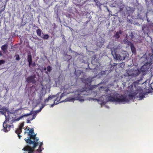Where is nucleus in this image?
<instances>
[{
	"label": "nucleus",
	"instance_id": "obj_1",
	"mask_svg": "<svg viewBox=\"0 0 153 153\" xmlns=\"http://www.w3.org/2000/svg\"><path fill=\"white\" fill-rule=\"evenodd\" d=\"M135 92L133 94L128 95V98L127 96L123 94H117L113 96H110L107 97V100L110 102H115L119 103H127L129 100L133 99L136 95H134Z\"/></svg>",
	"mask_w": 153,
	"mask_h": 153
},
{
	"label": "nucleus",
	"instance_id": "obj_2",
	"mask_svg": "<svg viewBox=\"0 0 153 153\" xmlns=\"http://www.w3.org/2000/svg\"><path fill=\"white\" fill-rule=\"evenodd\" d=\"M34 129L33 128H31L28 132V136L29 137L27 139H25L24 140L26 142L28 145H30L34 144L33 148L36 147L38 145V141L39 139L38 137H36V134H34Z\"/></svg>",
	"mask_w": 153,
	"mask_h": 153
},
{
	"label": "nucleus",
	"instance_id": "obj_3",
	"mask_svg": "<svg viewBox=\"0 0 153 153\" xmlns=\"http://www.w3.org/2000/svg\"><path fill=\"white\" fill-rule=\"evenodd\" d=\"M88 90L86 88H85L84 89H78L75 92L74 97L68 98V100L70 101H73L76 100H79L80 101H84L82 96L87 95L85 93Z\"/></svg>",
	"mask_w": 153,
	"mask_h": 153
},
{
	"label": "nucleus",
	"instance_id": "obj_4",
	"mask_svg": "<svg viewBox=\"0 0 153 153\" xmlns=\"http://www.w3.org/2000/svg\"><path fill=\"white\" fill-rule=\"evenodd\" d=\"M111 54L114 59L117 60H123L128 56L127 52L124 51L119 54H117L116 50L114 49L111 51Z\"/></svg>",
	"mask_w": 153,
	"mask_h": 153
},
{
	"label": "nucleus",
	"instance_id": "obj_5",
	"mask_svg": "<svg viewBox=\"0 0 153 153\" xmlns=\"http://www.w3.org/2000/svg\"><path fill=\"white\" fill-rule=\"evenodd\" d=\"M33 144L32 147H31L29 145H27L25 146L22 149V150L25 151L27 152H24V153H34L35 151V149L36 147L33 148L34 144ZM44 149L43 148L40 147L37 149L36 151V153H42V152Z\"/></svg>",
	"mask_w": 153,
	"mask_h": 153
},
{
	"label": "nucleus",
	"instance_id": "obj_6",
	"mask_svg": "<svg viewBox=\"0 0 153 153\" xmlns=\"http://www.w3.org/2000/svg\"><path fill=\"white\" fill-rule=\"evenodd\" d=\"M5 116L6 119L3 123V128L4 131L6 132L10 130L11 126L7 124V123L9 122V119L8 117H7L6 115H5Z\"/></svg>",
	"mask_w": 153,
	"mask_h": 153
},
{
	"label": "nucleus",
	"instance_id": "obj_7",
	"mask_svg": "<svg viewBox=\"0 0 153 153\" xmlns=\"http://www.w3.org/2000/svg\"><path fill=\"white\" fill-rule=\"evenodd\" d=\"M60 94V93H59L56 95V98L54 100L53 103L51 105V107H53L55 105L58 104L60 102H62V101H61L60 102V101L62 97L66 95V94L64 93H62L59 96Z\"/></svg>",
	"mask_w": 153,
	"mask_h": 153
},
{
	"label": "nucleus",
	"instance_id": "obj_8",
	"mask_svg": "<svg viewBox=\"0 0 153 153\" xmlns=\"http://www.w3.org/2000/svg\"><path fill=\"white\" fill-rule=\"evenodd\" d=\"M139 94L137 97H139L140 100L142 99L145 97V94L143 93V90L140 87L138 88L135 91L134 95H137Z\"/></svg>",
	"mask_w": 153,
	"mask_h": 153
},
{
	"label": "nucleus",
	"instance_id": "obj_9",
	"mask_svg": "<svg viewBox=\"0 0 153 153\" xmlns=\"http://www.w3.org/2000/svg\"><path fill=\"white\" fill-rule=\"evenodd\" d=\"M24 126V123H22L19 125V128L15 131V132L17 134H18V137L20 139L21 136L20 134L21 132H22V129Z\"/></svg>",
	"mask_w": 153,
	"mask_h": 153
},
{
	"label": "nucleus",
	"instance_id": "obj_10",
	"mask_svg": "<svg viewBox=\"0 0 153 153\" xmlns=\"http://www.w3.org/2000/svg\"><path fill=\"white\" fill-rule=\"evenodd\" d=\"M150 62L149 63L148 62L142 66L139 69L140 70L141 72L143 73L147 71L149 68V65H150Z\"/></svg>",
	"mask_w": 153,
	"mask_h": 153
},
{
	"label": "nucleus",
	"instance_id": "obj_11",
	"mask_svg": "<svg viewBox=\"0 0 153 153\" xmlns=\"http://www.w3.org/2000/svg\"><path fill=\"white\" fill-rule=\"evenodd\" d=\"M35 75L30 76L27 78V81L29 83H35L36 82V81L35 80Z\"/></svg>",
	"mask_w": 153,
	"mask_h": 153
},
{
	"label": "nucleus",
	"instance_id": "obj_12",
	"mask_svg": "<svg viewBox=\"0 0 153 153\" xmlns=\"http://www.w3.org/2000/svg\"><path fill=\"white\" fill-rule=\"evenodd\" d=\"M32 114L33 113L32 111H30V112L28 114H25L24 115H22V116H20V117L17 118H15L14 119V120L16 121H18L19 120L21 119L23 117H27L28 116L32 115Z\"/></svg>",
	"mask_w": 153,
	"mask_h": 153
},
{
	"label": "nucleus",
	"instance_id": "obj_13",
	"mask_svg": "<svg viewBox=\"0 0 153 153\" xmlns=\"http://www.w3.org/2000/svg\"><path fill=\"white\" fill-rule=\"evenodd\" d=\"M82 81L85 85L87 84L88 85L90 84L92 82L91 79L90 77L87 78L83 80Z\"/></svg>",
	"mask_w": 153,
	"mask_h": 153
},
{
	"label": "nucleus",
	"instance_id": "obj_14",
	"mask_svg": "<svg viewBox=\"0 0 153 153\" xmlns=\"http://www.w3.org/2000/svg\"><path fill=\"white\" fill-rule=\"evenodd\" d=\"M141 73L139 69L133 70L132 71L133 76H136Z\"/></svg>",
	"mask_w": 153,
	"mask_h": 153
},
{
	"label": "nucleus",
	"instance_id": "obj_15",
	"mask_svg": "<svg viewBox=\"0 0 153 153\" xmlns=\"http://www.w3.org/2000/svg\"><path fill=\"white\" fill-rule=\"evenodd\" d=\"M123 31L121 30L117 31L114 36V37L116 39H118L120 37V35L123 33Z\"/></svg>",
	"mask_w": 153,
	"mask_h": 153
},
{
	"label": "nucleus",
	"instance_id": "obj_16",
	"mask_svg": "<svg viewBox=\"0 0 153 153\" xmlns=\"http://www.w3.org/2000/svg\"><path fill=\"white\" fill-rule=\"evenodd\" d=\"M27 60L29 63V66L30 67L32 63V56L30 54L27 55Z\"/></svg>",
	"mask_w": 153,
	"mask_h": 153
},
{
	"label": "nucleus",
	"instance_id": "obj_17",
	"mask_svg": "<svg viewBox=\"0 0 153 153\" xmlns=\"http://www.w3.org/2000/svg\"><path fill=\"white\" fill-rule=\"evenodd\" d=\"M132 70H127L126 71V73L125 74V76H133Z\"/></svg>",
	"mask_w": 153,
	"mask_h": 153
},
{
	"label": "nucleus",
	"instance_id": "obj_18",
	"mask_svg": "<svg viewBox=\"0 0 153 153\" xmlns=\"http://www.w3.org/2000/svg\"><path fill=\"white\" fill-rule=\"evenodd\" d=\"M129 46H130L132 52L133 54H136V49L133 44L132 43Z\"/></svg>",
	"mask_w": 153,
	"mask_h": 153
},
{
	"label": "nucleus",
	"instance_id": "obj_19",
	"mask_svg": "<svg viewBox=\"0 0 153 153\" xmlns=\"http://www.w3.org/2000/svg\"><path fill=\"white\" fill-rule=\"evenodd\" d=\"M8 48V45L7 44H5L2 46L1 47V50L4 53H6Z\"/></svg>",
	"mask_w": 153,
	"mask_h": 153
},
{
	"label": "nucleus",
	"instance_id": "obj_20",
	"mask_svg": "<svg viewBox=\"0 0 153 153\" xmlns=\"http://www.w3.org/2000/svg\"><path fill=\"white\" fill-rule=\"evenodd\" d=\"M56 97L55 95L53 96H49L48 98L46 99L44 101V102L45 104L48 102L49 100H52L53 98H54Z\"/></svg>",
	"mask_w": 153,
	"mask_h": 153
},
{
	"label": "nucleus",
	"instance_id": "obj_21",
	"mask_svg": "<svg viewBox=\"0 0 153 153\" xmlns=\"http://www.w3.org/2000/svg\"><path fill=\"white\" fill-rule=\"evenodd\" d=\"M123 42L125 44H127L129 46L132 43L131 42L129 41L127 39H124L123 40Z\"/></svg>",
	"mask_w": 153,
	"mask_h": 153
},
{
	"label": "nucleus",
	"instance_id": "obj_22",
	"mask_svg": "<svg viewBox=\"0 0 153 153\" xmlns=\"http://www.w3.org/2000/svg\"><path fill=\"white\" fill-rule=\"evenodd\" d=\"M41 38H42L43 39H48L49 38V36L48 34H43L42 35V36H41Z\"/></svg>",
	"mask_w": 153,
	"mask_h": 153
},
{
	"label": "nucleus",
	"instance_id": "obj_23",
	"mask_svg": "<svg viewBox=\"0 0 153 153\" xmlns=\"http://www.w3.org/2000/svg\"><path fill=\"white\" fill-rule=\"evenodd\" d=\"M36 33L37 35L40 37H41L42 33V31L40 29H38L36 30Z\"/></svg>",
	"mask_w": 153,
	"mask_h": 153
},
{
	"label": "nucleus",
	"instance_id": "obj_24",
	"mask_svg": "<svg viewBox=\"0 0 153 153\" xmlns=\"http://www.w3.org/2000/svg\"><path fill=\"white\" fill-rule=\"evenodd\" d=\"M35 117H36V116L34 114L33 115L32 117L31 118H29V119L27 120V123H30V121L32 120H33V119H35Z\"/></svg>",
	"mask_w": 153,
	"mask_h": 153
},
{
	"label": "nucleus",
	"instance_id": "obj_25",
	"mask_svg": "<svg viewBox=\"0 0 153 153\" xmlns=\"http://www.w3.org/2000/svg\"><path fill=\"white\" fill-rule=\"evenodd\" d=\"M106 71H101L99 74L100 75H105L106 74Z\"/></svg>",
	"mask_w": 153,
	"mask_h": 153
},
{
	"label": "nucleus",
	"instance_id": "obj_26",
	"mask_svg": "<svg viewBox=\"0 0 153 153\" xmlns=\"http://www.w3.org/2000/svg\"><path fill=\"white\" fill-rule=\"evenodd\" d=\"M30 130V128L27 126L26 128L25 129V134L26 133H28Z\"/></svg>",
	"mask_w": 153,
	"mask_h": 153
},
{
	"label": "nucleus",
	"instance_id": "obj_27",
	"mask_svg": "<svg viewBox=\"0 0 153 153\" xmlns=\"http://www.w3.org/2000/svg\"><path fill=\"white\" fill-rule=\"evenodd\" d=\"M47 69L48 71L50 72L51 71L52 69L51 67L50 66H49L47 67Z\"/></svg>",
	"mask_w": 153,
	"mask_h": 153
},
{
	"label": "nucleus",
	"instance_id": "obj_28",
	"mask_svg": "<svg viewBox=\"0 0 153 153\" xmlns=\"http://www.w3.org/2000/svg\"><path fill=\"white\" fill-rule=\"evenodd\" d=\"M16 59L17 60H19L20 59V57L18 54H17L15 55Z\"/></svg>",
	"mask_w": 153,
	"mask_h": 153
},
{
	"label": "nucleus",
	"instance_id": "obj_29",
	"mask_svg": "<svg viewBox=\"0 0 153 153\" xmlns=\"http://www.w3.org/2000/svg\"><path fill=\"white\" fill-rule=\"evenodd\" d=\"M45 105H46L45 104H42V106L40 108L39 110V111H40L42 110V109L45 107Z\"/></svg>",
	"mask_w": 153,
	"mask_h": 153
},
{
	"label": "nucleus",
	"instance_id": "obj_30",
	"mask_svg": "<svg viewBox=\"0 0 153 153\" xmlns=\"http://www.w3.org/2000/svg\"><path fill=\"white\" fill-rule=\"evenodd\" d=\"M5 62V61L4 60H0V65L2 64H4Z\"/></svg>",
	"mask_w": 153,
	"mask_h": 153
},
{
	"label": "nucleus",
	"instance_id": "obj_31",
	"mask_svg": "<svg viewBox=\"0 0 153 153\" xmlns=\"http://www.w3.org/2000/svg\"><path fill=\"white\" fill-rule=\"evenodd\" d=\"M96 5L98 6H100V3L99 2L97 1V2H96Z\"/></svg>",
	"mask_w": 153,
	"mask_h": 153
},
{
	"label": "nucleus",
	"instance_id": "obj_32",
	"mask_svg": "<svg viewBox=\"0 0 153 153\" xmlns=\"http://www.w3.org/2000/svg\"><path fill=\"white\" fill-rule=\"evenodd\" d=\"M43 145V143L42 142H40V144L39 146V148L41 147L42 148V146Z\"/></svg>",
	"mask_w": 153,
	"mask_h": 153
},
{
	"label": "nucleus",
	"instance_id": "obj_33",
	"mask_svg": "<svg viewBox=\"0 0 153 153\" xmlns=\"http://www.w3.org/2000/svg\"><path fill=\"white\" fill-rule=\"evenodd\" d=\"M88 86H89V90H92L91 86L90 85H89Z\"/></svg>",
	"mask_w": 153,
	"mask_h": 153
},
{
	"label": "nucleus",
	"instance_id": "obj_34",
	"mask_svg": "<svg viewBox=\"0 0 153 153\" xmlns=\"http://www.w3.org/2000/svg\"><path fill=\"white\" fill-rule=\"evenodd\" d=\"M31 65H32L33 67H34L35 66V63H33V64H32Z\"/></svg>",
	"mask_w": 153,
	"mask_h": 153
},
{
	"label": "nucleus",
	"instance_id": "obj_35",
	"mask_svg": "<svg viewBox=\"0 0 153 153\" xmlns=\"http://www.w3.org/2000/svg\"><path fill=\"white\" fill-rule=\"evenodd\" d=\"M2 54L1 51H0V56H2Z\"/></svg>",
	"mask_w": 153,
	"mask_h": 153
},
{
	"label": "nucleus",
	"instance_id": "obj_36",
	"mask_svg": "<svg viewBox=\"0 0 153 153\" xmlns=\"http://www.w3.org/2000/svg\"><path fill=\"white\" fill-rule=\"evenodd\" d=\"M121 64H122V65H121V66L122 65H123V66H124V65H125L123 63H123H121Z\"/></svg>",
	"mask_w": 153,
	"mask_h": 153
},
{
	"label": "nucleus",
	"instance_id": "obj_37",
	"mask_svg": "<svg viewBox=\"0 0 153 153\" xmlns=\"http://www.w3.org/2000/svg\"><path fill=\"white\" fill-rule=\"evenodd\" d=\"M138 81H140V80H138Z\"/></svg>",
	"mask_w": 153,
	"mask_h": 153
},
{
	"label": "nucleus",
	"instance_id": "obj_38",
	"mask_svg": "<svg viewBox=\"0 0 153 153\" xmlns=\"http://www.w3.org/2000/svg\"><path fill=\"white\" fill-rule=\"evenodd\" d=\"M71 50V48H70V50Z\"/></svg>",
	"mask_w": 153,
	"mask_h": 153
}]
</instances>
